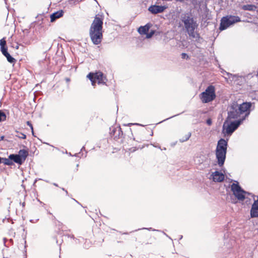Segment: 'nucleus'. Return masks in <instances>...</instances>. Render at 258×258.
<instances>
[{
  "mask_svg": "<svg viewBox=\"0 0 258 258\" xmlns=\"http://www.w3.org/2000/svg\"><path fill=\"white\" fill-rule=\"evenodd\" d=\"M176 115H174V116H173V117L175 116ZM172 116H171V117H169V118H166V119H164V120H168V119L170 118H172Z\"/></svg>",
  "mask_w": 258,
  "mask_h": 258,
  "instance_id": "4c0bfd02",
  "label": "nucleus"
},
{
  "mask_svg": "<svg viewBox=\"0 0 258 258\" xmlns=\"http://www.w3.org/2000/svg\"><path fill=\"white\" fill-rule=\"evenodd\" d=\"M5 215L3 214V212H0V224L9 225L14 224L13 220L10 219L9 216V210H5Z\"/></svg>",
  "mask_w": 258,
  "mask_h": 258,
  "instance_id": "1a4fd4ad",
  "label": "nucleus"
},
{
  "mask_svg": "<svg viewBox=\"0 0 258 258\" xmlns=\"http://www.w3.org/2000/svg\"><path fill=\"white\" fill-rule=\"evenodd\" d=\"M2 163H4L5 165L9 166L12 165L13 164V162L11 159H10L9 157L8 158H2Z\"/></svg>",
  "mask_w": 258,
  "mask_h": 258,
  "instance_id": "4be33fe9",
  "label": "nucleus"
},
{
  "mask_svg": "<svg viewBox=\"0 0 258 258\" xmlns=\"http://www.w3.org/2000/svg\"><path fill=\"white\" fill-rule=\"evenodd\" d=\"M4 56L6 57L8 61L10 63H14L16 61L15 59L9 53Z\"/></svg>",
  "mask_w": 258,
  "mask_h": 258,
  "instance_id": "5701e85b",
  "label": "nucleus"
},
{
  "mask_svg": "<svg viewBox=\"0 0 258 258\" xmlns=\"http://www.w3.org/2000/svg\"><path fill=\"white\" fill-rule=\"evenodd\" d=\"M6 119V114L0 110V122L2 121H4Z\"/></svg>",
  "mask_w": 258,
  "mask_h": 258,
  "instance_id": "393cba45",
  "label": "nucleus"
},
{
  "mask_svg": "<svg viewBox=\"0 0 258 258\" xmlns=\"http://www.w3.org/2000/svg\"><path fill=\"white\" fill-rule=\"evenodd\" d=\"M240 21L238 16L227 15L221 19L219 29L220 30H225L231 25Z\"/></svg>",
  "mask_w": 258,
  "mask_h": 258,
  "instance_id": "39448f33",
  "label": "nucleus"
},
{
  "mask_svg": "<svg viewBox=\"0 0 258 258\" xmlns=\"http://www.w3.org/2000/svg\"><path fill=\"white\" fill-rule=\"evenodd\" d=\"M256 7L253 5H245L242 7V9L244 11H254Z\"/></svg>",
  "mask_w": 258,
  "mask_h": 258,
  "instance_id": "412c9836",
  "label": "nucleus"
},
{
  "mask_svg": "<svg viewBox=\"0 0 258 258\" xmlns=\"http://www.w3.org/2000/svg\"><path fill=\"white\" fill-rule=\"evenodd\" d=\"M74 200L77 202V203H78L79 204H80L77 201H76L75 199H74Z\"/></svg>",
  "mask_w": 258,
  "mask_h": 258,
  "instance_id": "a19ab883",
  "label": "nucleus"
},
{
  "mask_svg": "<svg viewBox=\"0 0 258 258\" xmlns=\"http://www.w3.org/2000/svg\"><path fill=\"white\" fill-rule=\"evenodd\" d=\"M220 70H221V72L223 74H226L228 77H230V76H231L232 74H230L229 73H228L227 72H226L225 70H224L222 68H220Z\"/></svg>",
  "mask_w": 258,
  "mask_h": 258,
  "instance_id": "c756f323",
  "label": "nucleus"
},
{
  "mask_svg": "<svg viewBox=\"0 0 258 258\" xmlns=\"http://www.w3.org/2000/svg\"><path fill=\"white\" fill-rule=\"evenodd\" d=\"M236 182V183H233L231 185V190L233 195L238 200L243 201L245 198V194L248 193L242 189L238 183L237 181Z\"/></svg>",
  "mask_w": 258,
  "mask_h": 258,
  "instance_id": "0eeeda50",
  "label": "nucleus"
},
{
  "mask_svg": "<svg viewBox=\"0 0 258 258\" xmlns=\"http://www.w3.org/2000/svg\"><path fill=\"white\" fill-rule=\"evenodd\" d=\"M250 216L252 218L258 217V199L255 200L250 210Z\"/></svg>",
  "mask_w": 258,
  "mask_h": 258,
  "instance_id": "4468645a",
  "label": "nucleus"
},
{
  "mask_svg": "<svg viewBox=\"0 0 258 258\" xmlns=\"http://www.w3.org/2000/svg\"><path fill=\"white\" fill-rule=\"evenodd\" d=\"M227 141L224 139H221L218 142L216 150L227 151Z\"/></svg>",
  "mask_w": 258,
  "mask_h": 258,
  "instance_id": "f8f14e48",
  "label": "nucleus"
},
{
  "mask_svg": "<svg viewBox=\"0 0 258 258\" xmlns=\"http://www.w3.org/2000/svg\"><path fill=\"white\" fill-rule=\"evenodd\" d=\"M241 115L238 104L236 102H233L228 108L227 120L235 119L240 117Z\"/></svg>",
  "mask_w": 258,
  "mask_h": 258,
  "instance_id": "423d86ee",
  "label": "nucleus"
},
{
  "mask_svg": "<svg viewBox=\"0 0 258 258\" xmlns=\"http://www.w3.org/2000/svg\"><path fill=\"white\" fill-rule=\"evenodd\" d=\"M151 25L147 24L144 26H140L138 29V32L141 34H146L150 28Z\"/></svg>",
  "mask_w": 258,
  "mask_h": 258,
  "instance_id": "aec40b11",
  "label": "nucleus"
},
{
  "mask_svg": "<svg viewBox=\"0 0 258 258\" xmlns=\"http://www.w3.org/2000/svg\"><path fill=\"white\" fill-rule=\"evenodd\" d=\"M256 77L258 78V68H257V69L256 70Z\"/></svg>",
  "mask_w": 258,
  "mask_h": 258,
  "instance_id": "e433bc0d",
  "label": "nucleus"
},
{
  "mask_svg": "<svg viewBox=\"0 0 258 258\" xmlns=\"http://www.w3.org/2000/svg\"><path fill=\"white\" fill-rule=\"evenodd\" d=\"M154 33H155V31L151 30L150 32L147 33L146 37L147 38H150L152 37V36L154 34Z\"/></svg>",
  "mask_w": 258,
  "mask_h": 258,
  "instance_id": "cd10ccee",
  "label": "nucleus"
},
{
  "mask_svg": "<svg viewBox=\"0 0 258 258\" xmlns=\"http://www.w3.org/2000/svg\"><path fill=\"white\" fill-rule=\"evenodd\" d=\"M181 57L182 58H188V56L187 55V54L185 53H182L181 54Z\"/></svg>",
  "mask_w": 258,
  "mask_h": 258,
  "instance_id": "2f4dec72",
  "label": "nucleus"
},
{
  "mask_svg": "<svg viewBox=\"0 0 258 258\" xmlns=\"http://www.w3.org/2000/svg\"><path fill=\"white\" fill-rule=\"evenodd\" d=\"M190 136H191V133H188L187 134H186L185 136V137L184 138L179 139L180 142L183 143L184 142H185V141H187L189 139Z\"/></svg>",
  "mask_w": 258,
  "mask_h": 258,
  "instance_id": "b1692460",
  "label": "nucleus"
},
{
  "mask_svg": "<svg viewBox=\"0 0 258 258\" xmlns=\"http://www.w3.org/2000/svg\"><path fill=\"white\" fill-rule=\"evenodd\" d=\"M53 185L56 186H58V185L56 183H54Z\"/></svg>",
  "mask_w": 258,
  "mask_h": 258,
  "instance_id": "ea45409f",
  "label": "nucleus"
},
{
  "mask_svg": "<svg viewBox=\"0 0 258 258\" xmlns=\"http://www.w3.org/2000/svg\"><path fill=\"white\" fill-rule=\"evenodd\" d=\"M211 176L213 177V180L215 182H221L224 180L225 176L224 175L219 171H215L212 173Z\"/></svg>",
  "mask_w": 258,
  "mask_h": 258,
  "instance_id": "ddd939ff",
  "label": "nucleus"
},
{
  "mask_svg": "<svg viewBox=\"0 0 258 258\" xmlns=\"http://www.w3.org/2000/svg\"><path fill=\"white\" fill-rule=\"evenodd\" d=\"M87 77L90 79L92 82V85L94 86L96 82H97L98 84H105L106 77L104 76L103 74L101 72H96L95 73H89Z\"/></svg>",
  "mask_w": 258,
  "mask_h": 258,
  "instance_id": "6e6552de",
  "label": "nucleus"
},
{
  "mask_svg": "<svg viewBox=\"0 0 258 258\" xmlns=\"http://www.w3.org/2000/svg\"><path fill=\"white\" fill-rule=\"evenodd\" d=\"M227 151L216 150V158L219 166H222L225 162Z\"/></svg>",
  "mask_w": 258,
  "mask_h": 258,
  "instance_id": "9d476101",
  "label": "nucleus"
},
{
  "mask_svg": "<svg viewBox=\"0 0 258 258\" xmlns=\"http://www.w3.org/2000/svg\"><path fill=\"white\" fill-rule=\"evenodd\" d=\"M200 98L203 103H207L213 101L216 98L215 87L210 85L205 91L200 95Z\"/></svg>",
  "mask_w": 258,
  "mask_h": 258,
  "instance_id": "20e7f679",
  "label": "nucleus"
},
{
  "mask_svg": "<svg viewBox=\"0 0 258 258\" xmlns=\"http://www.w3.org/2000/svg\"><path fill=\"white\" fill-rule=\"evenodd\" d=\"M69 155H70V156H72V155L71 154V153H69Z\"/></svg>",
  "mask_w": 258,
  "mask_h": 258,
  "instance_id": "de8ad7c7",
  "label": "nucleus"
},
{
  "mask_svg": "<svg viewBox=\"0 0 258 258\" xmlns=\"http://www.w3.org/2000/svg\"><path fill=\"white\" fill-rule=\"evenodd\" d=\"M132 124H132V123H128V125H129V126H130V125H132Z\"/></svg>",
  "mask_w": 258,
  "mask_h": 258,
  "instance_id": "c03bdc74",
  "label": "nucleus"
},
{
  "mask_svg": "<svg viewBox=\"0 0 258 258\" xmlns=\"http://www.w3.org/2000/svg\"><path fill=\"white\" fill-rule=\"evenodd\" d=\"M24 163L28 156V152L24 149L20 150L17 154Z\"/></svg>",
  "mask_w": 258,
  "mask_h": 258,
  "instance_id": "6ab92c4d",
  "label": "nucleus"
},
{
  "mask_svg": "<svg viewBox=\"0 0 258 258\" xmlns=\"http://www.w3.org/2000/svg\"><path fill=\"white\" fill-rule=\"evenodd\" d=\"M206 122L209 125H211L212 122V120L211 119H208L206 121Z\"/></svg>",
  "mask_w": 258,
  "mask_h": 258,
  "instance_id": "473e14b6",
  "label": "nucleus"
},
{
  "mask_svg": "<svg viewBox=\"0 0 258 258\" xmlns=\"http://www.w3.org/2000/svg\"><path fill=\"white\" fill-rule=\"evenodd\" d=\"M167 8L166 6L152 5L148 8V11L153 14L162 13Z\"/></svg>",
  "mask_w": 258,
  "mask_h": 258,
  "instance_id": "9b49d317",
  "label": "nucleus"
},
{
  "mask_svg": "<svg viewBox=\"0 0 258 258\" xmlns=\"http://www.w3.org/2000/svg\"><path fill=\"white\" fill-rule=\"evenodd\" d=\"M79 154H80V153L76 154L74 155V156L76 157H79Z\"/></svg>",
  "mask_w": 258,
  "mask_h": 258,
  "instance_id": "c9c22d12",
  "label": "nucleus"
},
{
  "mask_svg": "<svg viewBox=\"0 0 258 258\" xmlns=\"http://www.w3.org/2000/svg\"><path fill=\"white\" fill-rule=\"evenodd\" d=\"M4 138V136H2V137H1V140H1V141L3 140Z\"/></svg>",
  "mask_w": 258,
  "mask_h": 258,
  "instance_id": "58836bf2",
  "label": "nucleus"
},
{
  "mask_svg": "<svg viewBox=\"0 0 258 258\" xmlns=\"http://www.w3.org/2000/svg\"><path fill=\"white\" fill-rule=\"evenodd\" d=\"M85 149V147H83V148H82L81 150H82L83 149Z\"/></svg>",
  "mask_w": 258,
  "mask_h": 258,
  "instance_id": "49530a36",
  "label": "nucleus"
},
{
  "mask_svg": "<svg viewBox=\"0 0 258 258\" xmlns=\"http://www.w3.org/2000/svg\"><path fill=\"white\" fill-rule=\"evenodd\" d=\"M180 21L183 24L184 27L189 36L195 38V30L198 27L197 19L191 12L181 14Z\"/></svg>",
  "mask_w": 258,
  "mask_h": 258,
  "instance_id": "f03ea898",
  "label": "nucleus"
},
{
  "mask_svg": "<svg viewBox=\"0 0 258 258\" xmlns=\"http://www.w3.org/2000/svg\"><path fill=\"white\" fill-rule=\"evenodd\" d=\"M17 133H18V135H16V137H17L18 138H20V139H25L26 138V136L23 134V133H19L18 132H17Z\"/></svg>",
  "mask_w": 258,
  "mask_h": 258,
  "instance_id": "bb28decb",
  "label": "nucleus"
},
{
  "mask_svg": "<svg viewBox=\"0 0 258 258\" xmlns=\"http://www.w3.org/2000/svg\"><path fill=\"white\" fill-rule=\"evenodd\" d=\"M250 103L245 102L243 103L240 105H238V107H239V111H240L241 114L246 112L250 108Z\"/></svg>",
  "mask_w": 258,
  "mask_h": 258,
  "instance_id": "2eb2a0df",
  "label": "nucleus"
},
{
  "mask_svg": "<svg viewBox=\"0 0 258 258\" xmlns=\"http://www.w3.org/2000/svg\"><path fill=\"white\" fill-rule=\"evenodd\" d=\"M27 124L30 127L31 131H32V135L33 136H34V132H33V126H32V124H31V123L30 121H28L27 122Z\"/></svg>",
  "mask_w": 258,
  "mask_h": 258,
  "instance_id": "7c9ffc66",
  "label": "nucleus"
},
{
  "mask_svg": "<svg viewBox=\"0 0 258 258\" xmlns=\"http://www.w3.org/2000/svg\"><path fill=\"white\" fill-rule=\"evenodd\" d=\"M110 134L112 136H114L115 138H119L122 134V132L120 127L117 128L113 127L112 130L110 128Z\"/></svg>",
  "mask_w": 258,
  "mask_h": 258,
  "instance_id": "a211bd4d",
  "label": "nucleus"
},
{
  "mask_svg": "<svg viewBox=\"0 0 258 258\" xmlns=\"http://www.w3.org/2000/svg\"><path fill=\"white\" fill-rule=\"evenodd\" d=\"M182 236L181 235L179 239H181L182 238Z\"/></svg>",
  "mask_w": 258,
  "mask_h": 258,
  "instance_id": "a18cd8bd",
  "label": "nucleus"
},
{
  "mask_svg": "<svg viewBox=\"0 0 258 258\" xmlns=\"http://www.w3.org/2000/svg\"><path fill=\"white\" fill-rule=\"evenodd\" d=\"M6 45V41L4 38H3L0 40V46L1 47L5 46Z\"/></svg>",
  "mask_w": 258,
  "mask_h": 258,
  "instance_id": "c85d7f7f",
  "label": "nucleus"
},
{
  "mask_svg": "<svg viewBox=\"0 0 258 258\" xmlns=\"http://www.w3.org/2000/svg\"><path fill=\"white\" fill-rule=\"evenodd\" d=\"M66 81L68 82V81H70V79H69V78H67V79H66Z\"/></svg>",
  "mask_w": 258,
  "mask_h": 258,
  "instance_id": "79ce46f5",
  "label": "nucleus"
},
{
  "mask_svg": "<svg viewBox=\"0 0 258 258\" xmlns=\"http://www.w3.org/2000/svg\"><path fill=\"white\" fill-rule=\"evenodd\" d=\"M7 50H8V49H7V47H6V45L5 46L1 47V50L4 55H5L7 53H8Z\"/></svg>",
  "mask_w": 258,
  "mask_h": 258,
  "instance_id": "a878e982",
  "label": "nucleus"
},
{
  "mask_svg": "<svg viewBox=\"0 0 258 258\" xmlns=\"http://www.w3.org/2000/svg\"><path fill=\"white\" fill-rule=\"evenodd\" d=\"M63 11L62 10L58 11L55 13H53L50 15V21L51 22H54L57 19L63 16Z\"/></svg>",
  "mask_w": 258,
  "mask_h": 258,
  "instance_id": "dca6fc26",
  "label": "nucleus"
},
{
  "mask_svg": "<svg viewBox=\"0 0 258 258\" xmlns=\"http://www.w3.org/2000/svg\"><path fill=\"white\" fill-rule=\"evenodd\" d=\"M18 47H19V46H16V48H17V49H18Z\"/></svg>",
  "mask_w": 258,
  "mask_h": 258,
  "instance_id": "09e8293b",
  "label": "nucleus"
},
{
  "mask_svg": "<svg viewBox=\"0 0 258 258\" xmlns=\"http://www.w3.org/2000/svg\"><path fill=\"white\" fill-rule=\"evenodd\" d=\"M248 114V113H246L244 116L237 120L231 121L230 123L228 122V120L227 119L223 125L222 133L224 136H230L241 124Z\"/></svg>",
  "mask_w": 258,
  "mask_h": 258,
  "instance_id": "7ed1b4c3",
  "label": "nucleus"
},
{
  "mask_svg": "<svg viewBox=\"0 0 258 258\" xmlns=\"http://www.w3.org/2000/svg\"><path fill=\"white\" fill-rule=\"evenodd\" d=\"M2 158L0 157V163H2Z\"/></svg>",
  "mask_w": 258,
  "mask_h": 258,
  "instance_id": "37998d69",
  "label": "nucleus"
},
{
  "mask_svg": "<svg viewBox=\"0 0 258 258\" xmlns=\"http://www.w3.org/2000/svg\"><path fill=\"white\" fill-rule=\"evenodd\" d=\"M103 19L96 16L89 29V36L95 45L101 43L103 39Z\"/></svg>",
  "mask_w": 258,
  "mask_h": 258,
  "instance_id": "f257e3e1",
  "label": "nucleus"
},
{
  "mask_svg": "<svg viewBox=\"0 0 258 258\" xmlns=\"http://www.w3.org/2000/svg\"><path fill=\"white\" fill-rule=\"evenodd\" d=\"M61 189H62V190H63V191H64L66 192L67 195H68V192L67 190H66L64 188H62Z\"/></svg>",
  "mask_w": 258,
  "mask_h": 258,
  "instance_id": "f704fd0d",
  "label": "nucleus"
},
{
  "mask_svg": "<svg viewBox=\"0 0 258 258\" xmlns=\"http://www.w3.org/2000/svg\"><path fill=\"white\" fill-rule=\"evenodd\" d=\"M9 158L13 162H14L19 165H22L23 163V161L21 160L20 158L17 154H10L9 155Z\"/></svg>",
  "mask_w": 258,
  "mask_h": 258,
  "instance_id": "f3484780",
  "label": "nucleus"
},
{
  "mask_svg": "<svg viewBox=\"0 0 258 258\" xmlns=\"http://www.w3.org/2000/svg\"><path fill=\"white\" fill-rule=\"evenodd\" d=\"M20 205H22V207H23V208H24L25 205V202H23V203H22L21 202H20Z\"/></svg>",
  "mask_w": 258,
  "mask_h": 258,
  "instance_id": "72a5a7b5",
  "label": "nucleus"
}]
</instances>
